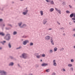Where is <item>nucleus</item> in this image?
Returning <instances> with one entry per match:
<instances>
[{"label": "nucleus", "mask_w": 75, "mask_h": 75, "mask_svg": "<svg viewBox=\"0 0 75 75\" xmlns=\"http://www.w3.org/2000/svg\"><path fill=\"white\" fill-rule=\"evenodd\" d=\"M50 39V36L48 35L46 36L45 37V40H49Z\"/></svg>", "instance_id": "nucleus-5"}, {"label": "nucleus", "mask_w": 75, "mask_h": 75, "mask_svg": "<svg viewBox=\"0 0 75 75\" xmlns=\"http://www.w3.org/2000/svg\"><path fill=\"white\" fill-rule=\"evenodd\" d=\"M42 57H45V54H43L42 55Z\"/></svg>", "instance_id": "nucleus-34"}, {"label": "nucleus", "mask_w": 75, "mask_h": 75, "mask_svg": "<svg viewBox=\"0 0 75 75\" xmlns=\"http://www.w3.org/2000/svg\"><path fill=\"white\" fill-rule=\"evenodd\" d=\"M68 66L70 67H72V64H68Z\"/></svg>", "instance_id": "nucleus-25"}, {"label": "nucleus", "mask_w": 75, "mask_h": 75, "mask_svg": "<svg viewBox=\"0 0 75 75\" xmlns=\"http://www.w3.org/2000/svg\"><path fill=\"white\" fill-rule=\"evenodd\" d=\"M54 9L53 8H51L50 9V12H52V11H53L54 10Z\"/></svg>", "instance_id": "nucleus-20"}, {"label": "nucleus", "mask_w": 75, "mask_h": 75, "mask_svg": "<svg viewBox=\"0 0 75 75\" xmlns=\"http://www.w3.org/2000/svg\"><path fill=\"white\" fill-rule=\"evenodd\" d=\"M42 67H46L48 65V64L46 63H43L41 64Z\"/></svg>", "instance_id": "nucleus-6"}, {"label": "nucleus", "mask_w": 75, "mask_h": 75, "mask_svg": "<svg viewBox=\"0 0 75 75\" xmlns=\"http://www.w3.org/2000/svg\"><path fill=\"white\" fill-rule=\"evenodd\" d=\"M74 37H75V34H74Z\"/></svg>", "instance_id": "nucleus-60"}, {"label": "nucleus", "mask_w": 75, "mask_h": 75, "mask_svg": "<svg viewBox=\"0 0 75 75\" xmlns=\"http://www.w3.org/2000/svg\"><path fill=\"white\" fill-rule=\"evenodd\" d=\"M54 51L55 52V51H57V48L55 47L54 49Z\"/></svg>", "instance_id": "nucleus-28"}, {"label": "nucleus", "mask_w": 75, "mask_h": 75, "mask_svg": "<svg viewBox=\"0 0 75 75\" xmlns=\"http://www.w3.org/2000/svg\"><path fill=\"white\" fill-rule=\"evenodd\" d=\"M25 27H27V25L25 24H24L21 26V28H24Z\"/></svg>", "instance_id": "nucleus-11"}, {"label": "nucleus", "mask_w": 75, "mask_h": 75, "mask_svg": "<svg viewBox=\"0 0 75 75\" xmlns=\"http://www.w3.org/2000/svg\"><path fill=\"white\" fill-rule=\"evenodd\" d=\"M72 24H73V23H71V22H70L69 23V24H70V25H72Z\"/></svg>", "instance_id": "nucleus-45"}, {"label": "nucleus", "mask_w": 75, "mask_h": 75, "mask_svg": "<svg viewBox=\"0 0 75 75\" xmlns=\"http://www.w3.org/2000/svg\"><path fill=\"white\" fill-rule=\"evenodd\" d=\"M23 38H27V36H26L24 35L22 36Z\"/></svg>", "instance_id": "nucleus-38"}, {"label": "nucleus", "mask_w": 75, "mask_h": 75, "mask_svg": "<svg viewBox=\"0 0 75 75\" xmlns=\"http://www.w3.org/2000/svg\"><path fill=\"white\" fill-rule=\"evenodd\" d=\"M1 11H3V9H1Z\"/></svg>", "instance_id": "nucleus-58"}, {"label": "nucleus", "mask_w": 75, "mask_h": 75, "mask_svg": "<svg viewBox=\"0 0 75 75\" xmlns=\"http://www.w3.org/2000/svg\"><path fill=\"white\" fill-rule=\"evenodd\" d=\"M28 10H26L25 11V12H24L23 13V14L24 16H25L27 14V13H28Z\"/></svg>", "instance_id": "nucleus-7"}, {"label": "nucleus", "mask_w": 75, "mask_h": 75, "mask_svg": "<svg viewBox=\"0 0 75 75\" xmlns=\"http://www.w3.org/2000/svg\"><path fill=\"white\" fill-rule=\"evenodd\" d=\"M4 39L7 41H9L11 39V36L9 34H7L4 38Z\"/></svg>", "instance_id": "nucleus-1"}, {"label": "nucleus", "mask_w": 75, "mask_h": 75, "mask_svg": "<svg viewBox=\"0 0 75 75\" xmlns=\"http://www.w3.org/2000/svg\"><path fill=\"white\" fill-rule=\"evenodd\" d=\"M56 75V74L55 72H54L52 73V75Z\"/></svg>", "instance_id": "nucleus-42"}, {"label": "nucleus", "mask_w": 75, "mask_h": 75, "mask_svg": "<svg viewBox=\"0 0 75 75\" xmlns=\"http://www.w3.org/2000/svg\"><path fill=\"white\" fill-rule=\"evenodd\" d=\"M8 25H9L11 27H12V25H11V24H8Z\"/></svg>", "instance_id": "nucleus-46"}, {"label": "nucleus", "mask_w": 75, "mask_h": 75, "mask_svg": "<svg viewBox=\"0 0 75 75\" xmlns=\"http://www.w3.org/2000/svg\"><path fill=\"white\" fill-rule=\"evenodd\" d=\"M71 71H74V69L73 68V67H71Z\"/></svg>", "instance_id": "nucleus-40"}, {"label": "nucleus", "mask_w": 75, "mask_h": 75, "mask_svg": "<svg viewBox=\"0 0 75 75\" xmlns=\"http://www.w3.org/2000/svg\"><path fill=\"white\" fill-rule=\"evenodd\" d=\"M55 9L57 11L58 10V9H57V8H55Z\"/></svg>", "instance_id": "nucleus-54"}, {"label": "nucleus", "mask_w": 75, "mask_h": 75, "mask_svg": "<svg viewBox=\"0 0 75 75\" xmlns=\"http://www.w3.org/2000/svg\"><path fill=\"white\" fill-rule=\"evenodd\" d=\"M50 71V69H46V72H49Z\"/></svg>", "instance_id": "nucleus-22"}, {"label": "nucleus", "mask_w": 75, "mask_h": 75, "mask_svg": "<svg viewBox=\"0 0 75 75\" xmlns=\"http://www.w3.org/2000/svg\"><path fill=\"white\" fill-rule=\"evenodd\" d=\"M17 34V32L15 31L13 32V35H16Z\"/></svg>", "instance_id": "nucleus-19"}, {"label": "nucleus", "mask_w": 75, "mask_h": 75, "mask_svg": "<svg viewBox=\"0 0 75 75\" xmlns=\"http://www.w3.org/2000/svg\"><path fill=\"white\" fill-rule=\"evenodd\" d=\"M51 42L52 45H54V41L53 42Z\"/></svg>", "instance_id": "nucleus-41"}, {"label": "nucleus", "mask_w": 75, "mask_h": 75, "mask_svg": "<svg viewBox=\"0 0 75 75\" xmlns=\"http://www.w3.org/2000/svg\"><path fill=\"white\" fill-rule=\"evenodd\" d=\"M61 50H62V51H63V50H64V48H61Z\"/></svg>", "instance_id": "nucleus-51"}, {"label": "nucleus", "mask_w": 75, "mask_h": 75, "mask_svg": "<svg viewBox=\"0 0 75 75\" xmlns=\"http://www.w3.org/2000/svg\"><path fill=\"white\" fill-rule=\"evenodd\" d=\"M18 67H19L20 68H21V66H20V64H18Z\"/></svg>", "instance_id": "nucleus-39"}, {"label": "nucleus", "mask_w": 75, "mask_h": 75, "mask_svg": "<svg viewBox=\"0 0 75 75\" xmlns=\"http://www.w3.org/2000/svg\"><path fill=\"white\" fill-rule=\"evenodd\" d=\"M74 59H71V62H74Z\"/></svg>", "instance_id": "nucleus-37"}, {"label": "nucleus", "mask_w": 75, "mask_h": 75, "mask_svg": "<svg viewBox=\"0 0 75 75\" xmlns=\"http://www.w3.org/2000/svg\"><path fill=\"white\" fill-rule=\"evenodd\" d=\"M47 2V3H49V1L50 2L51 1H49L48 0H45Z\"/></svg>", "instance_id": "nucleus-44"}, {"label": "nucleus", "mask_w": 75, "mask_h": 75, "mask_svg": "<svg viewBox=\"0 0 75 75\" xmlns=\"http://www.w3.org/2000/svg\"><path fill=\"white\" fill-rule=\"evenodd\" d=\"M36 57L37 58H41V56H40V55H37L36 56Z\"/></svg>", "instance_id": "nucleus-31"}, {"label": "nucleus", "mask_w": 75, "mask_h": 75, "mask_svg": "<svg viewBox=\"0 0 75 75\" xmlns=\"http://www.w3.org/2000/svg\"><path fill=\"white\" fill-rule=\"evenodd\" d=\"M9 58L11 59H13V60H16V59L13 56H9Z\"/></svg>", "instance_id": "nucleus-8"}, {"label": "nucleus", "mask_w": 75, "mask_h": 75, "mask_svg": "<svg viewBox=\"0 0 75 75\" xmlns=\"http://www.w3.org/2000/svg\"><path fill=\"white\" fill-rule=\"evenodd\" d=\"M49 30H52V28H49Z\"/></svg>", "instance_id": "nucleus-55"}, {"label": "nucleus", "mask_w": 75, "mask_h": 75, "mask_svg": "<svg viewBox=\"0 0 75 75\" xmlns=\"http://www.w3.org/2000/svg\"><path fill=\"white\" fill-rule=\"evenodd\" d=\"M6 41H4L3 42H0V43L2 44V45H4V43H6Z\"/></svg>", "instance_id": "nucleus-13"}, {"label": "nucleus", "mask_w": 75, "mask_h": 75, "mask_svg": "<svg viewBox=\"0 0 75 75\" xmlns=\"http://www.w3.org/2000/svg\"><path fill=\"white\" fill-rule=\"evenodd\" d=\"M57 11H59L58 13L59 14H61V10H60V9L59 10L57 9Z\"/></svg>", "instance_id": "nucleus-24"}, {"label": "nucleus", "mask_w": 75, "mask_h": 75, "mask_svg": "<svg viewBox=\"0 0 75 75\" xmlns=\"http://www.w3.org/2000/svg\"><path fill=\"white\" fill-rule=\"evenodd\" d=\"M40 67V65L39 64H36L35 66V67L36 68H38Z\"/></svg>", "instance_id": "nucleus-29"}, {"label": "nucleus", "mask_w": 75, "mask_h": 75, "mask_svg": "<svg viewBox=\"0 0 75 75\" xmlns=\"http://www.w3.org/2000/svg\"><path fill=\"white\" fill-rule=\"evenodd\" d=\"M63 35H65V33H63Z\"/></svg>", "instance_id": "nucleus-56"}, {"label": "nucleus", "mask_w": 75, "mask_h": 75, "mask_svg": "<svg viewBox=\"0 0 75 75\" xmlns=\"http://www.w3.org/2000/svg\"><path fill=\"white\" fill-rule=\"evenodd\" d=\"M5 28L6 30H11V28H10L5 27Z\"/></svg>", "instance_id": "nucleus-17"}, {"label": "nucleus", "mask_w": 75, "mask_h": 75, "mask_svg": "<svg viewBox=\"0 0 75 75\" xmlns=\"http://www.w3.org/2000/svg\"><path fill=\"white\" fill-rule=\"evenodd\" d=\"M57 23L58 24H59V25H60V23H59V22L57 21Z\"/></svg>", "instance_id": "nucleus-52"}, {"label": "nucleus", "mask_w": 75, "mask_h": 75, "mask_svg": "<svg viewBox=\"0 0 75 75\" xmlns=\"http://www.w3.org/2000/svg\"><path fill=\"white\" fill-rule=\"evenodd\" d=\"M23 58L24 59H26L27 57V54L25 53H23L22 54Z\"/></svg>", "instance_id": "nucleus-3"}, {"label": "nucleus", "mask_w": 75, "mask_h": 75, "mask_svg": "<svg viewBox=\"0 0 75 75\" xmlns=\"http://www.w3.org/2000/svg\"><path fill=\"white\" fill-rule=\"evenodd\" d=\"M63 71H66L65 69H63Z\"/></svg>", "instance_id": "nucleus-50"}, {"label": "nucleus", "mask_w": 75, "mask_h": 75, "mask_svg": "<svg viewBox=\"0 0 75 75\" xmlns=\"http://www.w3.org/2000/svg\"><path fill=\"white\" fill-rule=\"evenodd\" d=\"M66 12L67 13H70V12H69V11H66Z\"/></svg>", "instance_id": "nucleus-36"}, {"label": "nucleus", "mask_w": 75, "mask_h": 75, "mask_svg": "<svg viewBox=\"0 0 75 75\" xmlns=\"http://www.w3.org/2000/svg\"><path fill=\"white\" fill-rule=\"evenodd\" d=\"M3 70L1 71V70H0V74H1L0 75H3Z\"/></svg>", "instance_id": "nucleus-21"}, {"label": "nucleus", "mask_w": 75, "mask_h": 75, "mask_svg": "<svg viewBox=\"0 0 75 75\" xmlns=\"http://www.w3.org/2000/svg\"><path fill=\"white\" fill-rule=\"evenodd\" d=\"M47 22V21L45 20H44L43 21V23L44 25H45L46 23Z\"/></svg>", "instance_id": "nucleus-15"}, {"label": "nucleus", "mask_w": 75, "mask_h": 75, "mask_svg": "<svg viewBox=\"0 0 75 75\" xmlns=\"http://www.w3.org/2000/svg\"><path fill=\"white\" fill-rule=\"evenodd\" d=\"M8 47L9 48H11V43L10 42H9L8 44Z\"/></svg>", "instance_id": "nucleus-14"}, {"label": "nucleus", "mask_w": 75, "mask_h": 75, "mask_svg": "<svg viewBox=\"0 0 75 75\" xmlns=\"http://www.w3.org/2000/svg\"><path fill=\"white\" fill-rule=\"evenodd\" d=\"M27 43H29V41L26 40L23 42V44L24 45H26Z\"/></svg>", "instance_id": "nucleus-4"}, {"label": "nucleus", "mask_w": 75, "mask_h": 75, "mask_svg": "<svg viewBox=\"0 0 75 75\" xmlns=\"http://www.w3.org/2000/svg\"><path fill=\"white\" fill-rule=\"evenodd\" d=\"M40 14L41 16H43V11H40Z\"/></svg>", "instance_id": "nucleus-26"}, {"label": "nucleus", "mask_w": 75, "mask_h": 75, "mask_svg": "<svg viewBox=\"0 0 75 75\" xmlns=\"http://www.w3.org/2000/svg\"><path fill=\"white\" fill-rule=\"evenodd\" d=\"M69 7L70 8H72V6H71L70 5H69Z\"/></svg>", "instance_id": "nucleus-43"}, {"label": "nucleus", "mask_w": 75, "mask_h": 75, "mask_svg": "<svg viewBox=\"0 0 75 75\" xmlns=\"http://www.w3.org/2000/svg\"><path fill=\"white\" fill-rule=\"evenodd\" d=\"M14 3V2H12V3H13V4Z\"/></svg>", "instance_id": "nucleus-64"}, {"label": "nucleus", "mask_w": 75, "mask_h": 75, "mask_svg": "<svg viewBox=\"0 0 75 75\" xmlns=\"http://www.w3.org/2000/svg\"><path fill=\"white\" fill-rule=\"evenodd\" d=\"M20 57L21 58H22V57H23V54H22V55L21 56H20Z\"/></svg>", "instance_id": "nucleus-49"}, {"label": "nucleus", "mask_w": 75, "mask_h": 75, "mask_svg": "<svg viewBox=\"0 0 75 75\" xmlns=\"http://www.w3.org/2000/svg\"><path fill=\"white\" fill-rule=\"evenodd\" d=\"M73 31H75V29H73Z\"/></svg>", "instance_id": "nucleus-59"}, {"label": "nucleus", "mask_w": 75, "mask_h": 75, "mask_svg": "<svg viewBox=\"0 0 75 75\" xmlns=\"http://www.w3.org/2000/svg\"><path fill=\"white\" fill-rule=\"evenodd\" d=\"M0 35L4 36V35H5V34H4V33L3 32H0Z\"/></svg>", "instance_id": "nucleus-10"}, {"label": "nucleus", "mask_w": 75, "mask_h": 75, "mask_svg": "<svg viewBox=\"0 0 75 75\" xmlns=\"http://www.w3.org/2000/svg\"><path fill=\"white\" fill-rule=\"evenodd\" d=\"M40 62H42V60L41 59L40 60Z\"/></svg>", "instance_id": "nucleus-57"}, {"label": "nucleus", "mask_w": 75, "mask_h": 75, "mask_svg": "<svg viewBox=\"0 0 75 75\" xmlns=\"http://www.w3.org/2000/svg\"><path fill=\"white\" fill-rule=\"evenodd\" d=\"M2 74H3L4 75H7V72H6L5 71H4V70H3V71L2 72Z\"/></svg>", "instance_id": "nucleus-16"}, {"label": "nucleus", "mask_w": 75, "mask_h": 75, "mask_svg": "<svg viewBox=\"0 0 75 75\" xmlns=\"http://www.w3.org/2000/svg\"><path fill=\"white\" fill-rule=\"evenodd\" d=\"M3 21V19L2 18H0V22H2Z\"/></svg>", "instance_id": "nucleus-35"}, {"label": "nucleus", "mask_w": 75, "mask_h": 75, "mask_svg": "<svg viewBox=\"0 0 75 75\" xmlns=\"http://www.w3.org/2000/svg\"><path fill=\"white\" fill-rule=\"evenodd\" d=\"M23 24V23H22V22L19 23H18L19 26L20 27H21V24Z\"/></svg>", "instance_id": "nucleus-18"}, {"label": "nucleus", "mask_w": 75, "mask_h": 75, "mask_svg": "<svg viewBox=\"0 0 75 75\" xmlns=\"http://www.w3.org/2000/svg\"><path fill=\"white\" fill-rule=\"evenodd\" d=\"M53 39H52V38H51V41L50 42H53Z\"/></svg>", "instance_id": "nucleus-33"}, {"label": "nucleus", "mask_w": 75, "mask_h": 75, "mask_svg": "<svg viewBox=\"0 0 75 75\" xmlns=\"http://www.w3.org/2000/svg\"><path fill=\"white\" fill-rule=\"evenodd\" d=\"M1 49H2V48H1V47H0V50H1Z\"/></svg>", "instance_id": "nucleus-61"}, {"label": "nucleus", "mask_w": 75, "mask_h": 75, "mask_svg": "<svg viewBox=\"0 0 75 75\" xmlns=\"http://www.w3.org/2000/svg\"><path fill=\"white\" fill-rule=\"evenodd\" d=\"M74 17V18H71V20L73 21L74 23H75V13H72L70 15V18H72Z\"/></svg>", "instance_id": "nucleus-2"}, {"label": "nucleus", "mask_w": 75, "mask_h": 75, "mask_svg": "<svg viewBox=\"0 0 75 75\" xmlns=\"http://www.w3.org/2000/svg\"><path fill=\"white\" fill-rule=\"evenodd\" d=\"M74 48H75V46H74Z\"/></svg>", "instance_id": "nucleus-63"}, {"label": "nucleus", "mask_w": 75, "mask_h": 75, "mask_svg": "<svg viewBox=\"0 0 75 75\" xmlns=\"http://www.w3.org/2000/svg\"><path fill=\"white\" fill-rule=\"evenodd\" d=\"M52 52H53L52 50H49V53L50 54H51V53H52Z\"/></svg>", "instance_id": "nucleus-27"}, {"label": "nucleus", "mask_w": 75, "mask_h": 75, "mask_svg": "<svg viewBox=\"0 0 75 75\" xmlns=\"http://www.w3.org/2000/svg\"><path fill=\"white\" fill-rule=\"evenodd\" d=\"M13 65H14L13 62H11L9 64V66H13Z\"/></svg>", "instance_id": "nucleus-12"}, {"label": "nucleus", "mask_w": 75, "mask_h": 75, "mask_svg": "<svg viewBox=\"0 0 75 75\" xmlns=\"http://www.w3.org/2000/svg\"><path fill=\"white\" fill-rule=\"evenodd\" d=\"M50 4H54V1H52L50 2Z\"/></svg>", "instance_id": "nucleus-30"}, {"label": "nucleus", "mask_w": 75, "mask_h": 75, "mask_svg": "<svg viewBox=\"0 0 75 75\" xmlns=\"http://www.w3.org/2000/svg\"><path fill=\"white\" fill-rule=\"evenodd\" d=\"M1 26H2V24H1Z\"/></svg>", "instance_id": "nucleus-62"}, {"label": "nucleus", "mask_w": 75, "mask_h": 75, "mask_svg": "<svg viewBox=\"0 0 75 75\" xmlns=\"http://www.w3.org/2000/svg\"><path fill=\"white\" fill-rule=\"evenodd\" d=\"M30 46H32V45H33V43L30 42Z\"/></svg>", "instance_id": "nucleus-32"}, {"label": "nucleus", "mask_w": 75, "mask_h": 75, "mask_svg": "<svg viewBox=\"0 0 75 75\" xmlns=\"http://www.w3.org/2000/svg\"><path fill=\"white\" fill-rule=\"evenodd\" d=\"M21 48H22V47L21 46H20L16 48V50H20V49H21Z\"/></svg>", "instance_id": "nucleus-23"}, {"label": "nucleus", "mask_w": 75, "mask_h": 75, "mask_svg": "<svg viewBox=\"0 0 75 75\" xmlns=\"http://www.w3.org/2000/svg\"><path fill=\"white\" fill-rule=\"evenodd\" d=\"M34 55L35 56H37V53H35Z\"/></svg>", "instance_id": "nucleus-48"}, {"label": "nucleus", "mask_w": 75, "mask_h": 75, "mask_svg": "<svg viewBox=\"0 0 75 75\" xmlns=\"http://www.w3.org/2000/svg\"><path fill=\"white\" fill-rule=\"evenodd\" d=\"M62 4H63V6H64V5H66V4H65V2H63V3H62Z\"/></svg>", "instance_id": "nucleus-47"}, {"label": "nucleus", "mask_w": 75, "mask_h": 75, "mask_svg": "<svg viewBox=\"0 0 75 75\" xmlns=\"http://www.w3.org/2000/svg\"><path fill=\"white\" fill-rule=\"evenodd\" d=\"M2 26H3V27H5V24H3V25Z\"/></svg>", "instance_id": "nucleus-53"}, {"label": "nucleus", "mask_w": 75, "mask_h": 75, "mask_svg": "<svg viewBox=\"0 0 75 75\" xmlns=\"http://www.w3.org/2000/svg\"><path fill=\"white\" fill-rule=\"evenodd\" d=\"M56 61L55 60H54L53 61V65L54 66H57V63H56Z\"/></svg>", "instance_id": "nucleus-9"}]
</instances>
